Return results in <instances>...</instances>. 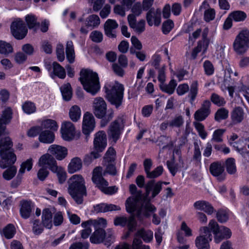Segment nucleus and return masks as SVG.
<instances>
[{"instance_id": "obj_1", "label": "nucleus", "mask_w": 249, "mask_h": 249, "mask_svg": "<svg viewBox=\"0 0 249 249\" xmlns=\"http://www.w3.org/2000/svg\"><path fill=\"white\" fill-rule=\"evenodd\" d=\"M162 182H155L154 180L149 181L146 185V196H143L141 193L137 192V187L134 184L129 186V191L132 196L127 199L125 202L126 210L128 213H136L141 216L143 208L145 212H143L144 215H149L146 211L149 210L153 212L155 208L149 203L151 198L156 196L161 189Z\"/></svg>"}, {"instance_id": "obj_2", "label": "nucleus", "mask_w": 249, "mask_h": 249, "mask_svg": "<svg viewBox=\"0 0 249 249\" xmlns=\"http://www.w3.org/2000/svg\"><path fill=\"white\" fill-rule=\"evenodd\" d=\"M12 115V110L9 107L4 108L2 111L0 118V137L6 133V125L10 123ZM12 146L10 138L5 137L0 140V167L5 168L16 161L17 157L12 149Z\"/></svg>"}, {"instance_id": "obj_3", "label": "nucleus", "mask_w": 249, "mask_h": 249, "mask_svg": "<svg viewBox=\"0 0 249 249\" xmlns=\"http://www.w3.org/2000/svg\"><path fill=\"white\" fill-rule=\"evenodd\" d=\"M199 235L195 240V244L198 249H210V242L214 235V240L216 243H220L225 238H229L231 232L226 227H219L217 222L214 220L209 221L208 226H203L199 229Z\"/></svg>"}, {"instance_id": "obj_4", "label": "nucleus", "mask_w": 249, "mask_h": 249, "mask_svg": "<svg viewBox=\"0 0 249 249\" xmlns=\"http://www.w3.org/2000/svg\"><path fill=\"white\" fill-rule=\"evenodd\" d=\"M68 184L69 195L77 204H81L86 191L84 178L81 175H74L69 179Z\"/></svg>"}, {"instance_id": "obj_5", "label": "nucleus", "mask_w": 249, "mask_h": 249, "mask_svg": "<svg viewBox=\"0 0 249 249\" xmlns=\"http://www.w3.org/2000/svg\"><path fill=\"white\" fill-rule=\"evenodd\" d=\"M79 80L84 89L92 95L96 94L100 89L98 74L91 70H82Z\"/></svg>"}, {"instance_id": "obj_6", "label": "nucleus", "mask_w": 249, "mask_h": 249, "mask_svg": "<svg viewBox=\"0 0 249 249\" xmlns=\"http://www.w3.org/2000/svg\"><path fill=\"white\" fill-rule=\"evenodd\" d=\"M107 97L111 104L117 108L122 103L124 91L123 86L118 83H110L105 86Z\"/></svg>"}, {"instance_id": "obj_7", "label": "nucleus", "mask_w": 249, "mask_h": 249, "mask_svg": "<svg viewBox=\"0 0 249 249\" xmlns=\"http://www.w3.org/2000/svg\"><path fill=\"white\" fill-rule=\"evenodd\" d=\"M249 48V30L241 31L236 36L233 43V49L239 54L245 53Z\"/></svg>"}, {"instance_id": "obj_8", "label": "nucleus", "mask_w": 249, "mask_h": 249, "mask_svg": "<svg viewBox=\"0 0 249 249\" xmlns=\"http://www.w3.org/2000/svg\"><path fill=\"white\" fill-rule=\"evenodd\" d=\"M107 233L105 230H95L90 237V242L94 244H99L105 241L106 245H108L114 239V236L111 230H108Z\"/></svg>"}, {"instance_id": "obj_9", "label": "nucleus", "mask_w": 249, "mask_h": 249, "mask_svg": "<svg viewBox=\"0 0 249 249\" xmlns=\"http://www.w3.org/2000/svg\"><path fill=\"white\" fill-rule=\"evenodd\" d=\"M92 109L93 114L97 118H103L107 113V104L103 98L95 97L92 101Z\"/></svg>"}, {"instance_id": "obj_10", "label": "nucleus", "mask_w": 249, "mask_h": 249, "mask_svg": "<svg viewBox=\"0 0 249 249\" xmlns=\"http://www.w3.org/2000/svg\"><path fill=\"white\" fill-rule=\"evenodd\" d=\"M11 30L13 36L18 39L23 38L28 31L23 21L20 19H17L12 22Z\"/></svg>"}, {"instance_id": "obj_11", "label": "nucleus", "mask_w": 249, "mask_h": 249, "mask_svg": "<svg viewBox=\"0 0 249 249\" xmlns=\"http://www.w3.org/2000/svg\"><path fill=\"white\" fill-rule=\"evenodd\" d=\"M60 132L62 138L66 141H71L75 136V126L70 122H65L62 124Z\"/></svg>"}, {"instance_id": "obj_12", "label": "nucleus", "mask_w": 249, "mask_h": 249, "mask_svg": "<svg viewBox=\"0 0 249 249\" xmlns=\"http://www.w3.org/2000/svg\"><path fill=\"white\" fill-rule=\"evenodd\" d=\"M115 159V151L114 148L110 147L107 150L104 159V163L106 166V172L111 175L116 174V168L114 166Z\"/></svg>"}, {"instance_id": "obj_13", "label": "nucleus", "mask_w": 249, "mask_h": 249, "mask_svg": "<svg viewBox=\"0 0 249 249\" xmlns=\"http://www.w3.org/2000/svg\"><path fill=\"white\" fill-rule=\"evenodd\" d=\"M95 126V119L92 114L89 112L85 113L83 116L82 123V132L86 135H89L92 132Z\"/></svg>"}, {"instance_id": "obj_14", "label": "nucleus", "mask_w": 249, "mask_h": 249, "mask_svg": "<svg viewBox=\"0 0 249 249\" xmlns=\"http://www.w3.org/2000/svg\"><path fill=\"white\" fill-rule=\"evenodd\" d=\"M94 150L97 152H102L107 145V139L106 133L100 131L95 134L93 141Z\"/></svg>"}, {"instance_id": "obj_15", "label": "nucleus", "mask_w": 249, "mask_h": 249, "mask_svg": "<svg viewBox=\"0 0 249 249\" xmlns=\"http://www.w3.org/2000/svg\"><path fill=\"white\" fill-rule=\"evenodd\" d=\"M114 224L115 226L122 227L127 226L130 231H133L136 229V222L133 216L128 218L124 216H119L114 219Z\"/></svg>"}, {"instance_id": "obj_16", "label": "nucleus", "mask_w": 249, "mask_h": 249, "mask_svg": "<svg viewBox=\"0 0 249 249\" xmlns=\"http://www.w3.org/2000/svg\"><path fill=\"white\" fill-rule=\"evenodd\" d=\"M48 152L58 160L64 159L68 154V149L66 147L56 144L51 145Z\"/></svg>"}, {"instance_id": "obj_17", "label": "nucleus", "mask_w": 249, "mask_h": 249, "mask_svg": "<svg viewBox=\"0 0 249 249\" xmlns=\"http://www.w3.org/2000/svg\"><path fill=\"white\" fill-rule=\"evenodd\" d=\"M45 68L50 72V76L53 78L57 76L63 79L66 77L65 69L56 62H53L52 65L46 64Z\"/></svg>"}, {"instance_id": "obj_18", "label": "nucleus", "mask_w": 249, "mask_h": 249, "mask_svg": "<svg viewBox=\"0 0 249 249\" xmlns=\"http://www.w3.org/2000/svg\"><path fill=\"white\" fill-rule=\"evenodd\" d=\"M38 165L40 167L48 168L52 171L57 165V162L54 158L49 153L43 155L39 158Z\"/></svg>"}, {"instance_id": "obj_19", "label": "nucleus", "mask_w": 249, "mask_h": 249, "mask_svg": "<svg viewBox=\"0 0 249 249\" xmlns=\"http://www.w3.org/2000/svg\"><path fill=\"white\" fill-rule=\"evenodd\" d=\"M211 103L208 101L204 102L201 107L197 110L194 114L196 122H200L204 120L210 113Z\"/></svg>"}, {"instance_id": "obj_20", "label": "nucleus", "mask_w": 249, "mask_h": 249, "mask_svg": "<svg viewBox=\"0 0 249 249\" xmlns=\"http://www.w3.org/2000/svg\"><path fill=\"white\" fill-rule=\"evenodd\" d=\"M146 19L149 26H159L161 22L160 10L159 9L155 10L151 9L147 13Z\"/></svg>"}, {"instance_id": "obj_21", "label": "nucleus", "mask_w": 249, "mask_h": 249, "mask_svg": "<svg viewBox=\"0 0 249 249\" xmlns=\"http://www.w3.org/2000/svg\"><path fill=\"white\" fill-rule=\"evenodd\" d=\"M211 173L219 181L224 180L226 178L224 167L219 162H213L211 164L210 168Z\"/></svg>"}, {"instance_id": "obj_22", "label": "nucleus", "mask_w": 249, "mask_h": 249, "mask_svg": "<svg viewBox=\"0 0 249 249\" xmlns=\"http://www.w3.org/2000/svg\"><path fill=\"white\" fill-rule=\"evenodd\" d=\"M193 235L192 229L188 226L185 222H182L180 226V230L177 233V239L180 244H184L186 242V237H190Z\"/></svg>"}, {"instance_id": "obj_23", "label": "nucleus", "mask_w": 249, "mask_h": 249, "mask_svg": "<svg viewBox=\"0 0 249 249\" xmlns=\"http://www.w3.org/2000/svg\"><path fill=\"white\" fill-rule=\"evenodd\" d=\"M118 27L116 20L112 19H107L105 24L106 35L109 37L113 38L116 36L115 29Z\"/></svg>"}, {"instance_id": "obj_24", "label": "nucleus", "mask_w": 249, "mask_h": 249, "mask_svg": "<svg viewBox=\"0 0 249 249\" xmlns=\"http://www.w3.org/2000/svg\"><path fill=\"white\" fill-rule=\"evenodd\" d=\"M102 168L97 167L93 171L92 180L96 186L99 188L102 185L106 184V180L103 178Z\"/></svg>"}, {"instance_id": "obj_25", "label": "nucleus", "mask_w": 249, "mask_h": 249, "mask_svg": "<svg viewBox=\"0 0 249 249\" xmlns=\"http://www.w3.org/2000/svg\"><path fill=\"white\" fill-rule=\"evenodd\" d=\"M121 134V128L119 123L115 121L110 125L108 131L109 139L114 142L119 138Z\"/></svg>"}, {"instance_id": "obj_26", "label": "nucleus", "mask_w": 249, "mask_h": 249, "mask_svg": "<svg viewBox=\"0 0 249 249\" xmlns=\"http://www.w3.org/2000/svg\"><path fill=\"white\" fill-rule=\"evenodd\" d=\"M82 166L81 159L79 157H74L71 160L68 165V172L70 174L77 172L82 169Z\"/></svg>"}, {"instance_id": "obj_27", "label": "nucleus", "mask_w": 249, "mask_h": 249, "mask_svg": "<svg viewBox=\"0 0 249 249\" xmlns=\"http://www.w3.org/2000/svg\"><path fill=\"white\" fill-rule=\"evenodd\" d=\"M38 123L42 131L45 129H49V130L56 131L58 125L55 121L50 119L43 118L39 120Z\"/></svg>"}, {"instance_id": "obj_28", "label": "nucleus", "mask_w": 249, "mask_h": 249, "mask_svg": "<svg viewBox=\"0 0 249 249\" xmlns=\"http://www.w3.org/2000/svg\"><path fill=\"white\" fill-rule=\"evenodd\" d=\"M194 207L196 210L203 211L208 215L212 214L213 212V207L205 201H197L194 204Z\"/></svg>"}, {"instance_id": "obj_29", "label": "nucleus", "mask_w": 249, "mask_h": 249, "mask_svg": "<svg viewBox=\"0 0 249 249\" xmlns=\"http://www.w3.org/2000/svg\"><path fill=\"white\" fill-rule=\"evenodd\" d=\"M208 7L209 5L206 1H204L200 6L201 9H205L204 11V19L206 22H210L213 20L215 17L214 9Z\"/></svg>"}, {"instance_id": "obj_30", "label": "nucleus", "mask_w": 249, "mask_h": 249, "mask_svg": "<svg viewBox=\"0 0 249 249\" xmlns=\"http://www.w3.org/2000/svg\"><path fill=\"white\" fill-rule=\"evenodd\" d=\"M94 211L97 213H105L112 211H119L121 208L113 204L101 203L94 207Z\"/></svg>"}, {"instance_id": "obj_31", "label": "nucleus", "mask_w": 249, "mask_h": 249, "mask_svg": "<svg viewBox=\"0 0 249 249\" xmlns=\"http://www.w3.org/2000/svg\"><path fill=\"white\" fill-rule=\"evenodd\" d=\"M33 163V160L32 158H29L22 162L17 175V178L20 180L26 171H30L32 169Z\"/></svg>"}, {"instance_id": "obj_32", "label": "nucleus", "mask_w": 249, "mask_h": 249, "mask_svg": "<svg viewBox=\"0 0 249 249\" xmlns=\"http://www.w3.org/2000/svg\"><path fill=\"white\" fill-rule=\"evenodd\" d=\"M55 138L54 133L51 130H45L41 131L39 136V140L40 142L45 143H52Z\"/></svg>"}, {"instance_id": "obj_33", "label": "nucleus", "mask_w": 249, "mask_h": 249, "mask_svg": "<svg viewBox=\"0 0 249 249\" xmlns=\"http://www.w3.org/2000/svg\"><path fill=\"white\" fill-rule=\"evenodd\" d=\"M20 213L21 216L24 218H28L31 214L33 204L30 201H23L21 202Z\"/></svg>"}, {"instance_id": "obj_34", "label": "nucleus", "mask_w": 249, "mask_h": 249, "mask_svg": "<svg viewBox=\"0 0 249 249\" xmlns=\"http://www.w3.org/2000/svg\"><path fill=\"white\" fill-rule=\"evenodd\" d=\"M42 223L43 226L47 229L52 227V213L48 209H45L42 212Z\"/></svg>"}, {"instance_id": "obj_35", "label": "nucleus", "mask_w": 249, "mask_h": 249, "mask_svg": "<svg viewBox=\"0 0 249 249\" xmlns=\"http://www.w3.org/2000/svg\"><path fill=\"white\" fill-rule=\"evenodd\" d=\"M16 233L15 227L11 224H8L4 227L0 232L2 236L7 239L12 238Z\"/></svg>"}, {"instance_id": "obj_36", "label": "nucleus", "mask_w": 249, "mask_h": 249, "mask_svg": "<svg viewBox=\"0 0 249 249\" xmlns=\"http://www.w3.org/2000/svg\"><path fill=\"white\" fill-rule=\"evenodd\" d=\"M120 0L122 4L115 5L113 7V12L116 15L124 17L125 16V12L131 8L132 5L127 7L123 3V0Z\"/></svg>"}, {"instance_id": "obj_37", "label": "nucleus", "mask_w": 249, "mask_h": 249, "mask_svg": "<svg viewBox=\"0 0 249 249\" xmlns=\"http://www.w3.org/2000/svg\"><path fill=\"white\" fill-rule=\"evenodd\" d=\"M63 98L65 101H69L72 96V89L70 83L64 84L60 88Z\"/></svg>"}, {"instance_id": "obj_38", "label": "nucleus", "mask_w": 249, "mask_h": 249, "mask_svg": "<svg viewBox=\"0 0 249 249\" xmlns=\"http://www.w3.org/2000/svg\"><path fill=\"white\" fill-rule=\"evenodd\" d=\"M51 171L56 174L60 183L65 182L67 178V173L63 167L56 165Z\"/></svg>"}, {"instance_id": "obj_39", "label": "nucleus", "mask_w": 249, "mask_h": 249, "mask_svg": "<svg viewBox=\"0 0 249 249\" xmlns=\"http://www.w3.org/2000/svg\"><path fill=\"white\" fill-rule=\"evenodd\" d=\"M69 116L73 122L78 121L81 116V110L80 107L77 105L71 107L69 110Z\"/></svg>"}, {"instance_id": "obj_40", "label": "nucleus", "mask_w": 249, "mask_h": 249, "mask_svg": "<svg viewBox=\"0 0 249 249\" xmlns=\"http://www.w3.org/2000/svg\"><path fill=\"white\" fill-rule=\"evenodd\" d=\"M66 57L70 63H72L74 61L75 53L73 42L71 41H68L67 43Z\"/></svg>"}, {"instance_id": "obj_41", "label": "nucleus", "mask_w": 249, "mask_h": 249, "mask_svg": "<svg viewBox=\"0 0 249 249\" xmlns=\"http://www.w3.org/2000/svg\"><path fill=\"white\" fill-rule=\"evenodd\" d=\"M229 16L235 22H242L244 21L247 17L246 13L242 11H234L229 14Z\"/></svg>"}, {"instance_id": "obj_42", "label": "nucleus", "mask_w": 249, "mask_h": 249, "mask_svg": "<svg viewBox=\"0 0 249 249\" xmlns=\"http://www.w3.org/2000/svg\"><path fill=\"white\" fill-rule=\"evenodd\" d=\"M13 52L12 46L8 42L0 40V53L8 55Z\"/></svg>"}, {"instance_id": "obj_43", "label": "nucleus", "mask_w": 249, "mask_h": 249, "mask_svg": "<svg viewBox=\"0 0 249 249\" xmlns=\"http://www.w3.org/2000/svg\"><path fill=\"white\" fill-rule=\"evenodd\" d=\"M177 85L176 81L172 79L168 85L165 84L164 83L160 84V88L163 91L171 94L174 92Z\"/></svg>"}, {"instance_id": "obj_44", "label": "nucleus", "mask_w": 249, "mask_h": 249, "mask_svg": "<svg viewBox=\"0 0 249 249\" xmlns=\"http://www.w3.org/2000/svg\"><path fill=\"white\" fill-rule=\"evenodd\" d=\"M137 235L141 237L145 242H150L153 239V231L150 230L142 229L137 232Z\"/></svg>"}, {"instance_id": "obj_45", "label": "nucleus", "mask_w": 249, "mask_h": 249, "mask_svg": "<svg viewBox=\"0 0 249 249\" xmlns=\"http://www.w3.org/2000/svg\"><path fill=\"white\" fill-rule=\"evenodd\" d=\"M231 119L233 123H240L243 119V111L240 107L235 108L231 113Z\"/></svg>"}, {"instance_id": "obj_46", "label": "nucleus", "mask_w": 249, "mask_h": 249, "mask_svg": "<svg viewBox=\"0 0 249 249\" xmlns=\"http://www.w3.org/2000/svg\"><path fill=\"white\" fill-rule=\"evenodd\" d=\"M225 166L227 172L230 174H234L236 172L235 160L233 158H228L225 161Z\"/></svg>"}, {"instance_id": "obj_47", "label": "nucleus", "mask_w": 249, "mask_h": 249, "mask_svg": "<svg viewBox=\"0 0 249 249\" xmlns=\"http://www.w3.org/2000/svg\"><path fill=\"white\" fill-rule=\"evenodd\" d=\"M198 91V84L197 81L192 82L190 86V89L189 96L190 98L191 102L192 103L195 100Z\"/></svg>"}, {"instance_id": "obj_48", "label": "nucleus", "mask_w": 249, "mask_h": 249, "mask_svg": "<svg viewBox=\"0 0 249 249\" xmlns=\"http://www.w3.org/2000/svg\"><path fill=\"white\" fill-rule=\"evenodd\" d=\"M193 124L197 130L199 137L203 140L206 139L208 136L207 132L205 130L204 126L198 122H194Z\"/></svg>"}, {"instance_id": "obj_49", "label": "nucleus", "mask_w": 249, "mask_h": 249, "mask_svg": "<svg viewBox=\"0 0 249 249\" xmlns=\"http://www.w3.org/2000/svg\"><path fill=\"white\" fill-rule=\"evenodd\" d=\"M228 116V110L224 108H220L216 112L214 119L216 121L220 122L221 120L226 119Z\"/></svg>"}, {"instance_id": "obj_50", "label": "nucleus", "mask_w": 249, "mask_h": 249, "mask_svg": "<svg viewBox=\"0 0 249 249\" xmlns=\"http://www.w3.org/2000/svg\"><path fill=\"white\" fill-rule=\"evenodd\" d=\"M152 206L155 208H156L153 205ZM156 209H155V210L154 212H150L149 211V210L146 211L148 213H149V215H147V216H146V215H144L143 214V212H145V210H144V208H143L142 210V213H141V216H139L138 215V214L136 213H135V214H136L137 216L138 217V218L140 220L142 219L143 217H148L151 214H153V219H152V222L156 224V225H158L160 223V219L159 217H158L155 214H154V212L156 211Z\"/></svg>"}, {"instance_id": "obj_51", "label": "nucleus", "mask_w": 249, "mask_h": 249, "mask_svg": "<svg viewBox=\"0 0 249 249\" xmlns=\"http://www.w3.org/2000/svg\"><path fill=\"white\" fill-rule=\"evenodd\" d=\"M17 169L15 166H12L3 173V177L6 180H10L16 175Z\"/></svg>"}, {"instance_id": "obj_52", "label": "nucleus", "mask_w": 249, "mask_h": 249, "mask_svg": "<svg viewBox=\"0 0 249 249\" xmlns=\"http://www.w3.org/2000/svg\"><path fill=\"white\" fill-rule=\"evenodd\" d=\"M93 226L95 230H104L107 226V221L103 218H99L97 219L92 220Z\"/></svg>"}, {"instance_id": "obj_53", "label": "nucleus", "mask_w": 249, "mask_h": 249, "mask_svg": "<svg viewBox=\"0 0 249 249\" xmlns=\"http://www.w3.org/2000/svg\"><path fill=\"white\" fill-rule=\"evenodd\" d=\"M184 123L183 117L178 115L169 121V126L172 127H179Z\"/></svg>"}, {"instance_id": "obj_54", "label": "nucleus", "mask_w": 249, "mask_h": 249, "mask_svg": "<svg viewBox=\"0 0 249 249\" xmlns=\"http://www.w3.org/2000/svg\"><path fill=\"white\" fill-rule=\"evenodd\" d=\"M108 184L106 181V185H102L98 188L102 192L107 195H113L117 192L118 189L115 186L108 187Z\"/></svg>"}, {"instance_id": "obj_55", "label": "nucleus", "mask_w": 249, "mask_h": 249, "mask_svg": "<svg viewBox=\"0 0 249 249\" xmlns=\"http://www.w3.org/2000/svg\"><path fill=\"white\" fill-rule=\"evenodd\" d=\"M25 19L29 28H34L37 25L36 17L33 14L27 15L25 16Z\"/></svg>"}, {"instance_id": "obj_56", "label": "nucleus", "mask_w": 249, "mask_h": 249, "mask_svg": "<svg viewBox=\"0 0 249 249\" xmlns=\"http://www.w3.org/2000/svg\"><path fill=\"white\" fill-rule=\"evenodd\" d=\"M22 109L25 113L31 114L36 112V107L33 103L27 102L23 104Z\"/></svg>"}, {"instance_id": "obj_57", "label": "nucleus", "mask_w": 249, "mask_h": 249, "mask_svg": "<svg viewBox=\"0 0 249 249\" xmlns=\"http://www.w3.org/2000/svg\"><path fill=\"white\" fill-rule=\"evenodd\" d=\"M86 22L87 26L89 27H96L100 24V18L99 17L95 15H92L87 18Z\"/></svg>"}, {"instance_id": "obj_58", "label": "nucleus", "mask_w": 249, "mask_h": 249, "mask_svg": "<svg viewBox=\"0 0 249 249\" xmlns=\"http://www.w3.org/2000/svg\"><path fill=\"white\" fill-rule=\"evenodd\" d=\"M225 131L226 130L225 129H217L215 130L213 132L212 140L216 142H222V136Z\"/></svg>"}, {"instance_id": "obj_59", "label": "nucleus", "mask_w": 249, "mask_h": 249, "mask_svg": "<svg viewBox=\"0 0 249 249\" xmlns=\"http://www.w3.org/2000/svg\"><path fill=\"white\" fill-rule=\"evenodd\" d=\"M15 62L19 65L23 64L27 60V55L22 52H18L16 53L14 56Z\"/></svg>"}, {"instance_id": "obj_60", "label": "nucleus", "mask_w": 249, "mask_h": 249, "mask_svg": "<svg viewBox=\"0 0 249 249\" xmlns=\"http://www.w3.org/2000/svg\"><path fill=\"white\" fill-rule=\"evenodd\" d=\"M205 73L207 75H211L214 73V69L212 63L208 61H205L203 63Z\"/></svg>"}, {"instance_id": "obj_61", "label": "nucleus", "mask_w": 249, "mask_h": 249, "mask_svg": "<svg viewBox=\"0 0 249 249\" xmlns=\"http://www.w3.org/2000/svg\"><path fill=\"white\" fill-rule=\"evenodd\" d=\"M161 60V58L160 56L157 54H154L151 58V60L149 62V64L151 65L153 67H154L156 69H159L160 67V63Z\"/></svg>"}, {"instance_id": "obj_62", "label": "nucleus", "mask_w": 249, "mask_h": 249, "mask_svg": "<svg viewBox=\"0 0 249 249\" xmlns=\"http://www.w3.org/2000/svg\"><path fill=\"white\" fill-rule=\"evenodd\" d=\"M174 24L171 19H168L163 23L162 32L164 34L169 33L174 27Z\"/></svg>"}, {"instance_id": "obj_63", "label": "nucleus", "mask_w": 249, "mask_h": 249, "mask_svg": "<svg viewBox=\"0 0 249 249\" xmlns=\"http://www.w3.org/2000/svg\"><path fill=\"white\" fill-rule=\"evenodd\" d=\"M163 172V167L161 166L157 167L152 171H150L146 175L149 178H156L160 176Z\"/></svg>"}, {"instance_id": "obj_64", "label": "nucleus", "mask_w": 249, "mask_h": 249, "mask_svg": "<svg viewBox=\"0 0 249 249\" xmlns=\"http://www.w3.org/2000/svg\"><path fill=\"white\" fill-rule=\"evenodd\" d=\"M167 165L169 170L173 176H175L179 169V166L173 160L167 161Z\"/></svg>"}]
</instances>
